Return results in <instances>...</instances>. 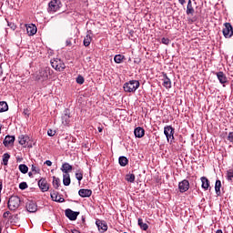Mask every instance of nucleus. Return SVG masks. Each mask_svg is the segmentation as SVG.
Instances as JSON below:
<instances>
[{"instance_id":"11","label":"nucleus","mask_w":233,"mask_h":233,"mask_svg":"<svg viewBox=\"0 0 233 233\" xmlns=\"http://www.w3.org/2000/svg\"><path fill=\"white\" fill-rule=\"evenodd\" d=\"M25 208L27 212H31V213L37 212V204H35V202L32 200H28L25 205Z\"/></svg>"},{"instance_id":"24","label":"nucleus","mask_w":233,"mask_h":233,"mask_svg":"<svg viewBox=\"0 0 233 233\" xmlns=\"http://www.w3.org/2000/svg\"><path fill=\"white\" fill-rule=\"evenodd\" d=\"M61 170L64 174H68V172H72V166L66 162L62 165Z\"/></svg>"},{"instance_id":"16","label":"nucleus","mask_w":233,"mask_h":233,"mask_svg":"<svg viewBox=\"0 0 233 233\" xmlns=\"http://www.w3.org/2000/svg\"><path fill=\"white\" fill-rule=\"evenodd\" d=\"M26 30L29 35H35V34H37V26H35L34 24H29L26 25Z\"/></svg>"},{"instance_id":"37","label":"nucleus","mask_w":233,"mask_h":233,"mask_svg":"<svg viewBox=\"0 0 233 233\" xmlns=\"http://www.w3.org/2000/svg\"><path fill=\"white\" fill-rule=\"evenodd\" d=\"M31 170L33 174H39V172H41V169L38 167H35V165H32Z\"/></svg>"},{"instance_id":"31","label":"nucleus","mask_w":233,"mask_h":233,"mask_svg":"<svg viewBox=\"0 0 233 233\" xmlns=\"http://www.w3.org/2000/svg\"><path fill=\"white\" fill-rule=\"evenodd\" d=\"M18 169L22 174H28V166L25 164H20Z\"/></svg>"},{"instance_id":"44","label":"nucleus","mask_w":233,"mask_h":233,"mask_svg":"<svg viewBox=\"0 0 233 233\" xmlns=\"http://www.w3.org/2000/svg\"><path fill=\"white\" fill-rule=\"evenodd\" d=\"M66 46H72V41L70 39L66 41Z\"/></svg>"},{"instance_id":"47","label":"nucleus","mask_w":233,"mask_h":233,"mask_svg":"<svg viewBox=\"0 0 233 233\" xmlns=\"http://www.w3.org/2000/svg\"><path fill=\"white\" fill-rule=\"evenodd\" d=\"M23 161V157H16V163H21Z\"/></svg>"},{"instance_id":"14","label":"nucleus","mask_w":233,"mask_h":233,"mask_svg":"<svg viewBox=\"0 0 233 233\" xmlns=\"http://www.w3.org/2000/svg\"><path fill=\"white\" fill-rule=\"evenodd\" d=\"M51 198L53 201H56V203H65V199L63 198V196L58 195L57 192L54 190L51 192Z\"/></svg>"},{"instance_id":"30","label":"nucleus","mask_w":233,"mask_h":233,"mask_svg":"<svg viewBox=\"0 0 233 233\" xmlns=\"http://www.w3.org/2000/svg\"><path fill=\"white\" fill-rule=\"evenodd\" d=\"M138 226L140 227L141 230H148V224L143 222L142 218H138Z\"/></svg>"},{"instance_id":"38","label":"nucleus","mask_w":233,"mask_h":233,"mask_svg":"<svg viewBox=\"0 0 233 233\" xmlns=\"http://www.w3.org/2000/svg\"><path fill=\"white\" fill-rule=\"evenodd\" d=\"M76 178L77 181H81L83 179V171L78 170V172L76 173Z\"/></svg>"},{"instance_id":"8","label":"nucleus","mask_w":233,"mask_h":233,"mask_svg":"<svg viewBox=\"0 0 233 233\" xmlns=\"http://www.w3.org/2000/svg\"><path fill=\"white\" fill-rule=\"evenodd\" d=\"M38 187L42 192H48L50 186L48 185V182L46 181V178L42 177L38 181Z\"/></svg>"},{"instance_id":"23","label":"nucleus","mask_w":233,"mask_h":233,"mask_svg":"<svg viewBox=\"0 0 233 233\" xmlns=\"http://www.w3.org/2000/svg\"><path fill=\"white\" fill-rule=\"evenodd\" d=\"M200 179L202 182V188H204V190H208V187H210V181L208 180V178H207L206 177H202Z\"/></svg>"},{"instance_id":"54","label":"nucleus","mask_w":233,"mask_h":233,"mask_svg":"<svg viewBox=\"0 0 233 233\" xmlns=\"http://www.w3.org/2000/svg\"><path fill=\"white\" fill-rule=\"evenodd\" d=\"M82 221H85V218H82Z\"/></svg>"},{"instance_id":"46","label":"nucleus","mask_w":233,"mask_h":233,"mask_svg":"<svg viewBox=\"0 0 233 233\" xmlns=\"http://www.w3.org/2000/svg\"><path fill=\"white\" fill-rule=\"evenodd\" d=\"M10 216V211H5L3 215V218H8Z\"/></svg>"},{"instance_id":"50","label":"nucleus","mask_w":233,"mask_h":233,"mask_svg":"<svg viewBox=\"0 0 233 233\" xmlns=\"http://www.w3.org/2000/svg\"><path fill=\"white\" fill-rule=\"evenodd\" d=\"M29 177H34V174L32 172L28 173Z\"/></svg>"},{"instance_id":"32","label":"nucleus","mask_w":233,"mask_h":233,"mask_svg":"<svg viewBox=\"0 0 233 233\" xmlns=\"http://www.w3.org/2000/svg\"><path fill=\"white\" fill-rule=\"evenodd\" d=\"M8 110V104L6 102L2 101L0 102V113L6 112Z\"/></svg>"},{"instance_id":"21","label":"nucleus","mask_w":233,"mask_h":233,"mask_svg":"<svg viewBox=\"0 0 233 233\" xmlns=\"http://www.w3.org/2000/svg\"><path fill=\"white\" fill-rule=\"evenodd\" d=\"M62 123L64 125H68V123H70V114L68 113V109H66L62 116Z\"/></svg>"},{"instance_id":"36","label":"nucleus","mask_w":233,"mask_h":233,"mask_svg":"<svg viewBox=\"0 0 233 233\" xmlns=\"http://www.w3.org/2000/svg\"><path fill=\"white\" fill-rule=\"evenodd\" d=\"M227 179H228V181H232V179H233V169L228 170Z\"/></svg>"},{"instance_id":"10","label":"nucleus","mask_w":233,"mask_h":233,"mask_svg":"<svg viewBox=\"0 0 233 233\" xmlns=\"http://www.w3.org/2000/svg\"><path fill=\"white\" fill-rule=\"evenodd\" d=\"M65 214L70 221H76V219H77V216H79V212L74 211L70 208L66 209Z\"/></svg>"},{"instance_id":"3","label":"nucleus","mask_w":233,"mask_h":233,"mask_svg":"<svg viewBox=\"0 0 233 233\" xmlns=\"http://www.w3.org/2000/svg\"><path fill=\"white\" fill-rule=\"evenodd\" d=\"M21 206V198L17 196H13L9 198L7 207L9 210H17Z\"/></svg>"},{"instance_id":"52","label":"nucleus","mask_w":233,"mask_h":233,"mask_svg":"<svg viewBox=\"0 0 233 233\" xmlns=\"http://www.w3.org/2000/svg\"><path fill=\"white\" fill-rule=\"evenodd\" d=\"M216 233H223V230L218 229V230L216 231Z\"/></svg>"},{"instance_id":"1","label":"nucleus","mask_w":233,"mask_h":233,"mask_svg":"<svg viewBox=\"0 0 233 233\" xmlns=\"http://www.w3.org/2000/svg\"><path fill=\"white\" fill-rule=\"evenodd\" d=\"M141 86L139 80H129L123 85V89L127 94H134Z\"/></svg>"},{"instance_id":"13","label":"nucleus","mask_w":233,"mask_h":233,"mask_svg":"<svg viewBox=\"0 0 233 233\" xmlns=\"http://www.w3.org/2000/svg\"><path fill=\"white\" fill-rule=\"evenodd\" d=\"M163 86L167 89L172 88V81L170 78H168V76H167V73H163Z\"/></svg>"},{"instance_id":"55","label":"nucleus","mask_w":233,"mask_h":233,"mask_svg":"<svg viewBox=\"0 0 233 233\" xmlns=\"http://www.w3.org/2000/svg\"><path fill=\"white\" fill-rule=\"evenodd\" d=\"M12 218H14V217H10V219H12Z\"/></svg>"},{"instance_id":"12","label":"nucleus","mask_w":233,"mask_h":233,"mask_svg":"<svg viewBox=\"0 0 233 233\" xmlns=\"http://www.w3.org/2000/svg\"><path fill=\"white\" fill-rule=\"evenodd\" d=\"M96 225L98 230H102V232H106L108 230V226L106 225V222L103 220L96 219Z\"/></svg>"},{"instance_id":"26","label":"nucleus","mask_w":233,"mask_h":233,"mask_svg":"<svg viewBox=\"0 0 233 233\" xmlns=\"http://www.w3.org/2000/svg\"><path fill=\"white\" fill-rule=\"evenodd\" d=\"M215 192H216L217 196H221V180L216 181Z\"/></svg>"},{"instance_id":"49","label":"nucleus","mask_w":233,"mask_h":233,"mask_svg":"<svg viewBox=\"0 0 233 233\" xmlns=\"http://www.w3.org/2000/svg\"><path fill=\"white\" fill-rule=\"evenodd\" d=\"M0 76H3V67L1 66V64H0Z\"/></svg>"},{"instance_id":"56","label":"nucleus","mask_w":233,"mask_h":233,"mask_svg":"<svg viewBox=\"0 0 233 233\" xmlns=\"http://www.w3.org/2000/svg\"><path fill=\"white\" fill-rule=\"evenodd\" d=\"M0 233H1V228H0Z\"/></svg>"},{"instance_id":"15","label":"nucleus","mask_w":233,"mask_h":233,"mask_svg":"<svg viewBox=\"0 0 233 233\" xmlns=\"http://www.w3.org/2000/svg\"><path fill=\"white\" fill-rule=\"evenodd\" d=\"M216 76L221 85H225V83L228 81V79L227 78V76L222 71L216 73Z\"/></svg>"},{"instance_id":"34","label":"nucleus","mask_w":233,"mask_h":233,"mask_svg":"<svg viewBox=\"0 0 233 233\" xmlns=\"http://www.w3.org/2000/svg\"><path fill=\"white\" fill-rule=\"evenodd\" d=\"M9 159H10V154L5 153L3 155V165H5V167H6V165H8Z\"/></svg>"},{"instance_id":"42","label":"nucleus","mask_w":233,"mask_h":233,"mask_svg":"<svg viewBox=\"0 0 233 233\" xmlns=\"http://www.w3.org/2000/svg\"><path fill=\"white\" fill-rule=\"evenodd\" d=\"M47 136H49V137H54V136H56V131H54L52 129H48Z\"/></svg>"},{"instance_id":"43","label":"nucleus","mask_w":233,"mask_h":233,"mask_svg":"<svg viewBox=\"0 0 233 233\" xmlns=\"http://www.w3.org/2000/svg\"><path fill=\"white\" fill-rule=\"evenodd\" d=\"M228 141H229V143H233V132L228 133Z\"/></svg>"},{"instance_id":"33","label":"nucleus","mask_w":233,"mask_h":233,"mask_svg":"<svg viewBox=\"0 0 233 233\" xmlns=\"http://www.w3.org/2000/svg\"><path fill=\"white\" fill-rule=\"evenodd\" d=\"M126 180L128 181V183H134V181H136V175H134V174H127L126 176Z\"/></svg>"},{"instance_id":"45","label":"nucleus","mask_w":233,"mask_h":233,"mask_svg":"<svg viewBox=\"0 0 233 233\" xmlns=\"http://www.w3.org/2000/svg\"><path fill=\"white\" fill-rule=\"evenodd\" d=\"M45 165H47V167H52V161L46 160V161L45 162Z\"/></svg>"},{"instance_id":"27","label":"nucleus","mask_w":233,"mask_h":233,"mask_svg":"<svg viewBox=\"0 0 233 233\" xmlns=\"http://www.w3.org/2000/svg\"><path fill=\"white\" fill-rule=\"evenodd\" d=\"M71 183L70 180V174H64L63 175V184L65 185V187H68Z\"/></svg>"},{"instance_id":"51","label":"nucleus","mask_w":233,"mask_h":233,"mask_svg":"<svg viewBox=\"0 0 233 233\" xmlns=\"http://www.w3.org/2000/svg\"><path fill=\"white\" fill-rule=\"evenodd\" d=\"M73 233H81V232L79 230H77V229H74Z\"/></svg>"},{"instance_id":"4","label":"nucleus","mask_w":233,"mask_h":233,"mask_svg":"<svg viewBox=\"0 0 233 233\" xmlns=\"http://www.w3.org/2000/svg\"><path fill=\"white\" fill-rule=\"evenodd\" d=\"M51 66L55 68V70H57L58 72H63V70L66 68L65 63H63L59 58L51 59Z\"/></svg>"},{"instance_id":"28","label":"nucleus","mask_w":233,"mask_h":233,"mask_svg":"<svg viewBox=\"0 0 233 233\" xmlns=\"http://www.w3.org/2000/svg\"><path fill=\"white\" fill-rule=\"evenodd\" d=\"M114 61L117 65L123 63V61H125V56H123V55H116L115 57H114Z\"/></svg>"},{"instance_id":"35","label":"nucleus","mask_w":233,"mask_h":233,"mask_svg":"<svg viewBox=\"0 0 233 233\" xmlns=\"http://www.w3.org/2000/svg\"><path fill=\"white\" fill-rule=\"evenodd\" d=\"M18 143L19 145H26L27 137H25L24 135L20 136L18 138Z\"/></svg>"},{"instance_id":"29","label":"nucleus","mask_w":233,"mask_h":233,"mask_svg":"<svg viewBox=\"0 0 233 233\" xmlns=\"http://www.w3.org/2000/svg\"><path fill=\"white\" fill-rule=\"evenodd\" d=\"M61 185V180L59 177H53V187L57 190Z\"/></svg>"},{"instance_id":"41","label":"nucleus","mask_w":233,"mask_h":233,"mask_svg":"<svg viewBox=\"0 0 233 233\" xmlns=\"http://www.w3.org/2000/svg\"><path fill=\"white\" fill-rule=\"evenodd\" d=\"M161 43H163V45H170V39L163 37Z\"/></svg>"},{"instance_id":"18","label":"nucleus","mask_w":233,"mask_h":233,"mask_svg":"<svg viewBox=\"0 0 233 233\" xmlns=\"http://www.w3.org/2000/svg\"><path fill=\"white\" fill-rule=\"evenodd\" d=\"M14 141H15V137L14 136H6L4 139L5 147H9V145H14Z\"/></svg>"},{"instance_id":"17","label":"nucleus","mask_w":233,"mask_h":233,"mask_svg":"<svg viewBox=\"0 0 233 233\" xmlns=\"http://www.w3.org/2000/svg\"><path fill=\"white\" fill-rule=\"evenodd\" d=\"M92 43V30H88L86 37L84 38V46H90Z\"/></svg>"},{"instance_id":"48","label":"nucleus","mask_w":233,"mask_h":233,"mask_svg":"<svg viewBox=\"0 0 233 233\" xmlns=\"http://www.w3.org/2000/svg\"><path fill=\"white\" fill-rule=\"evenodd\" d=\"M178 3H180L183 5H185V3H187V1H185V0H178Z\"/></svg>"},{"instance_id":"22","label":"nucleus","mask_w":233,"mask_h":233,"mask_svg":"<svg viewBox=\"0 0 233 233\" xmlns=\"http://www.w3.org/2000/svg\"><path fill=\"white\" fill-rule=\"evenodd\" d=\"M194 12L195 10L194 7L192 6V0H188L186 14L187 15H194Z\"/></svg>"},{"instance_id":"19","label":"nucleus","mask_w":233,"mask_h":233,"mask_svg":"<svg viewBox=\"0 0 233 233\" xmlns=\"http://www.w3.org/2000/svg\"><path fill=\"white\" fill-rule=\"evenodd\" d=\"M78 195L80 198H90V196H92V191L90 189L83 188L78 191Z\"/></svg>"},{"instance_id":"7","label":"nucleus","mask_w":233,"mask_h":233,"mask_svg":"<svg viewBox=\"0 0 233 233\" xmlns=\"http://www.w3.org/2000/svg\"><path fill=\"white\" fill-rule=\"evenodd\" d=\"M174 132H175V129L174 127H172V126H166L164 127V134L167 139V141H174Z\"/></svg>"},{"instance_id":"39","label":"nucleus","mask_w":233,"mask_h":233,"mask_svg":"<svg viewBox=\"0 0 233 233\" xmlns=\"http://www.w3.org/2000/svg\"><path fill=\"white\" fill-rule=\"evenodd\" d=\"M19 188L20 190H26V188H28V184H26V182H22L19 184Z\"/></svg>"},{"instance_id":"53","label":"nucleus","mask_w":233,"mask_h":233,"mask_svg":"<svg viewBox=\"0 0 233 233\" xmlns=\"http://www.w3.org/2000/svg\"><path fill=\"white\" fill-rule=\"evenodd\" d=\"M98 132H103V128L98 127Z\"/></svg>"},{"instance_id":"2","label":"nucleus","mask_w":233,"mask_h":233,"mask_svg":"<svg viewBox=\"0 0 233 233\" xmlns=\"http://www.w3.org/2000/svg\"><path fill=\"white\" fill-rule=\"evenodd\" d=\"M49 76H52V69L44 67L35 74V81H46Z\"/></svg>"},{"instance_id":"20","label":"nucleus","mask_w":233,"mask_h":233,"mask_svg":"<svg viewBox=\"0 0 233 233\" xmlns=\"http://www.w3.org/2000/svg\"><path fill=\"white\" fill-rule=\"evenodd\" d=\"M134 134L136 137L141 138L145 136V129L141 127L135 128Z\"/></svg>"},{"instance_id":"40","label":"nucleus","mask_w":233,"mask_h":233,"mask_svg":"<svg viewBox=\"0 0 233 233\" xmlns=\"http://www.w3.org/2000/svg\"><path fill=\"white\" fill-rule=\"evenodd\" d=\"M76 83H77L78 85H83V83H85V77H83L82 76H78L76 77Z\"/></svg>"},{"instance_id":"6","label":"nucleus","mask_w":233,"mask_h":233,"mask_svg":"<svg viewBox=\"0 0 233 233\" xmlns=\"http://www.w3.org/2000/svg\"><path fill=\"white\" fill-rule=\"evenodd\" d=\"M222 33L226 39H230V37L233 35L232 25L230 23H225Z\"/></svg>"},{"instance_id":"25","label":"nucleus","mask_w":233,"mask_h":233,"mask_svg":"<svg viewBox=\"0 0 233 233\" xmlns=\"http://www.w3.org/2000/svg\"><path fill=\"white\" fill-rule=\"evenodd\" d=\"M118 163L120 167H127V165H128V158L125 156L119 157Z\"/></svg>"},{"instance_id":"5","label":"nucleus","mask_w":233,"mask_h":233,"mask_svg":"<svg viewBox=\"0 0 233 233\" xmlns=\"http://www.w3.org/2000/svg\"><path fill=\"white\" fill-rule=\"evenodd\" d=\"M61 6H63L61 0H52L48 4V12H51L54 14V13L57 12V10H59V8H61Z\"/></svg>"},{"instance_id":"9","label":"nucleus","mask_w":233,"mask_h":233,"mask_svg":"<svg viewBox=\"0 0 233 233\" xmlns=\"http://www.w3.org/2000/svg\"><path fill=\"white\" fill-rule=\"evenodd\" d=\"M188 188H190V182H188V180L184 179L178 183V189L181 194L187 192Z\"/></svg>"}]
</instances>
